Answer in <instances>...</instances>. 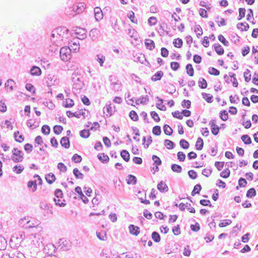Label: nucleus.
<instances>
[{
    "label": "nucleus",
    "instance_id": "1",
    "mask_svg": "<svg viewBox=\"0 0 258 258\" xmlns=\"http://www.w3.org/2000/svg\"><path fill=\"white\" fill-rule=\"evenodd\" d=\"M11 159L15 163L21 162L24 158V153L22 151L19 150L17 148H14L12 151Z\"/></svg>",
    "mask_w": 258,
    "mask_h": 258
},
{
    "label": "nucleus",
    "instance_id": "2",
    "mask_svg": "<svg viewBox=\"0 0 258 258\" xmlns=\"http://www.w3.org/2000/svg\"><path fill=\"white\" fill-rule=\"evenodd\" d=\"M72 48L70 46H64L60 49V56L63 61H68L71 58Z\"/></svg>",
    "mask_w": 258,
    "mask_h": 258
},
{
    "label": "nucleus",
    "instance_id": "3",
    "mask_svg": "<svg viewBox=\"0 0 258 258\" xmlns=\"http://www.w3.org/2000/svg\"><path fill=\"white\" fill-rule=\"evenodd\" d=\"M58 244L59 246H61L60 249L63 251H67L72 247V243L70 241L64 238L59 239Z\"/></svg>",
    "mask_w": 258,
    "mask_h": 258
},
{
    "label": "nucleus",
    "instance_id": "4",
    "mask_svg": "<svg viewBox=\"0 0 258 258\" xmlns=\"http://www.w3.org/2000/svg\"><path fill=\"white\" fill-rule=\"evenodd\" d=\"M74 31L75 33L77 35V38L80 40H83L87 37V31L85 29L82 28L80 27H76Z\"/></svg>",
    "mask_w": 258,
    "mask_h": 258
},
{
    "label": "nucleus",
    "instance_id": "5",
    "mask_svg": "<svg viewBox=\"0 0 258 258\" xmlns=\"http://www.w3.org/2000/svg\"><path fill=\"white\" fill-rule=\"evenodd\" d=\"M56 249V248L54 244L48 243L44 246L43 251L46 253V255H51L55 253Z\"/></svg>",
    "mask_w": 258,
    "mask_h": 258
},
{
    "label": "nucleus",
    "instance_id": "6",
    "mask_svg": "<svg viewBox=\"0 0 258 258\" xmlns=\"http://www.w3.org/2000/svg\"><path fill=\"white\" fill-rule=\"evenodd\" d=\"M85 4L82 3H79L76 6H74L73 10L75 13V15L83 12L85 9ZM75 14L73 15V16Z\"/></svg>",
    "mask_w": 258,
    "mask_h": 258
},
{
    "label": "nucleus",
    "instance_id": "7",
    "mask_svg": "<svg viewBox=\"0 0 258 258\" xmlns=\"http://www.w3.org/2000/svg\"><path fill=\"white\" fill-rule=\"evenodd\" d=\"M69 45L70 48H72V50L76 51L79 50L80 44L78 39H74L69 42Z\"/></svg>",
    "mask_w": 258,
    "mask_h": 258
},
{
    "label": "nucleus",
    "instance_id": "8",
    "mask_svg": "<svg viewBox=\"0 0 258 258\" xmlns=\"http://www.w3.org/2000/svg\"><path fill=\"white\" fill-rule=\"evenodd\" d=\"M10 243L12 246L14 244L13 246L17 247L21 245L22 242L19 240V238H18V236L14 234L11 237Z\"/></svg>",
    "mask_w": 258,
    "mask_h": 258
},
{
    "label": "nucleus",
    "instance_id": "9",
    "mask_svg": "<svg viewBox=\"0 0 258 258\" xmlns=\"http://www.w3.org/2000/svg\"><path fill=\"white\" fill-rule=\"evenodd\" d=\"M100 34V31L97 28H93L89 32V36L93 41H96Z\"/></svg>",
    "mask_w": 258,
    "mask_h": 258
},
{
    "label": "nucleus",
    "instance_id": "10",
    "mask_svg": "<svg viewBox=\"0 0 258 258\" xmlns=\"http://www.w3.org/2000/svg\"><path fill=\"white\" fill-rule=\"evenodd\" d=\"M30 74L32 76H39L42 74V71L39 67L36 66H33L30 70Z\"/></svg>",
    "mask_w": 258,
    "mask_h": 258
},
{
    "label": "nucleus",
    "instance_id": "11",
    "mask_svg": "<svg viewBox=\"0 0 258 258\" xmlns=\"http://www.w3.org/2000/svg\"><path fill=\"white\" fill-rule=\"evenodd\" d=\"M66 114L67 116L69 118L72 117H76L78 118H79L81 116H83L85 118L86 117L85 113L83 111H81L79 113H77L76 112H72L71 111L68 110L66 112Z\"/></svg>",
    "mask_w": 258,
    "mask_h": 258
},
{
    "label": "nucleus",
    "instance_id": "12",
    "mask_svg": "<svg viewBox=\"0 0 258 258\" xmlns=\"http://www.w3.org/2000/svg\"><path fill=\"white\" fill-rule=\"evenodd\" d=\"M157 187L161 192H167L169 189L168 185L163 181L159 182L157 184Z\"/></svg>",
    "mask_w": 258,
    "mask_h": 258
},
{
    "label": "nucleus",
    "instance_id": "13",
    "mask_svg": "<svg viewBox=\"0 0 258 258\" xmlns=\"http://www.w3.org/2000/svg\"><path fill=\"white\" fill-rule=\"evenodd\" d=\"M130 232L133 235L137 236L140 232V229L138 226L131 224L128 226Z\"/></svg>",
    "mask_w": 258,
    "mask_h": 258
},
{
    "label": "nucleus",
    "instance_id": "14",
    "mask_svg": "<svg viewBox=\"0 0 258 258\" xmlns=\"http://www.w3.org/2000/svg\"><path fill=\"white\" fill-rule=\"evenodd\" d=\"M60 145L65 149H69L70 147V141L68 137H62L60 141Z\"/></svg>",
    "mask_w": 258,
    "mask_h": 258
},
{
    "label": "nucleus",
    "instance_id": "15",
    "mask_svg": "<svg viewBox=\"0 0 258 258\" xmlns=\"http://www.w3.org/2000/svg\"><path fill=\"white\" fill-rule=\"evenodd\" d=\"M213 48L219 55H223L224 53V48L219 43H215L213 45Z\"/></svg>",
    "mask_w": 258,
    "mask_h": 258
},
{
    "label": "nucleus",
    "instance_id": "16",
    "mask_svg": "<svg viewBox=\"0 0 258 258\" xmlns=\"http://www.w3.org/2000/svg\"><path fill=\"white\" fill-rule=\"evenodd\" d=\"M54 31L59 36H60L61 35L63 36L65 34H68L69 30L65 27H58L54 30Z\"/></svg>",
    "mask_w": 258,
    "mask_h": 258
},
{
    "label": "nucleus",
    "instance_id": "17",
    "mask_svg": "<svg viewBox=\"0 0 258 258\" xmlns=\"http://www.w3.org/2000/svg\"><path fill=\"white\" fill-rule=\"evenodd\" d=\"M45 179L48 184H51L55 180L56 177L53 173H49L45 175Z\"/></svg>",
    "mask_w": 258,
    "mask_h": 258
},
{
    "label": "nucleus",
    "instance_id": "18",
    "mask_svg": "<svg viewBox=\"0 0 258 258\" xmlns=\"http://www.w3.org/2000/svg\"><path fill=\"white\" fill-rule=\"evenodd\" d=\"M145 45L146 48L150 50H152L155 47L154 41L150 39H145Z\"/></svg>",
    "mask_w": 258,
    "mask_h": 258
},
{
    "label": "nucleus",
    "instance_id": "19",
    "mask_svg": "<svg viewBox=\"0 0 258 258\" xmlns=\"http://www.w3.org/2000/svg\"><path fill=\"white\" fill-rule=\"evenodd\" d=\"M126 181L127 184H128L135 185L137 182V178L135 175H132V174H129L127 176Z\"/></svg>",
    "mask_w": 258,
    "mask_h": 258
},
{
    "label": "nucleus",
    "instance_id": "20",
    "mask_svg": "<svg viewBox=\"0 0 258 258\" xmlns=\"http://www.w3.org/2000/svg\"><path fill=\"white\" fill-rule=\"evenodd\" d=\"M164 75V73L161 71H157L154 75L151 77V80L153 81H157L161 79Z\"/></svg>",
    "mask_w": 258,
    "mask_h": 258
},
{
    "label": "nucleus",
    "instance_id": "21",
    "mask_svg": "<svg viewBox=\"0 0 258 258\" xmlns=\"http://www.w3.org/2000/svg\"><path fill=\"white\" fill-rule=\"evenodd\" d=\"M98 159L103 163H107L109 161V157L104 153H99L97 155Z\"/></svg>",
    "mask_w": 258,
    "mask_h": 258
},
{
    "label": "nucleus",
    "instance_id": "22",
    "mask_svg": "<svg viewBox=\"0 0 258 258\" xmlns=\"http://www.w3.org/2000/svg\"><path fill=\"white\" fill-rule=\"evenodd\" d=\"M156 99L159 101L160 103H156V107L158 109H160L162 111H165L166 110V107L165 105L162 104L163 103V99L159 98L158 96L156 97Z\"/></svg>",
    "mask_w": 258,
    "mask_h": 258
},
{
    "label": "nucleus",
    "instance_id": "23",
    "mask_svg": "<svg viewBox=\"0 0 258 258\" xmlns=\"http://www.w3.org/2000/svg\"><path fill=\"white\" fill-rule=\"evenodd\" d=\"M148 101L149 97L147 95L145 96H142L140 98H138L136 100V104L137 105H139L140 104H146Z\"/></svg>",
    "mask_w": 258,
    "mask_h": 258
},
{
    "label": "nucleus",
    "instance_id": "24",
    "mask_svg": "<svg viewBox=\"0 0 258 258\" xmlns=\"http://www.w3.org/2000/svg\"><path fill=\"white\" fill-rule=\"evenodd\" d=\"M19 131H17L14 133V138L15 140L18 143H22L24 140V136L23 135H20Z\"/></svg>",
    "mask_w": 258,
    "mask_h": 258
},
{
    "label": "nucleus",
    "instance_id": "25",
    "mask_svg": "<svg viewBox=\"0 0 258 258\" xmlns=\"http://www.w3.org/2000/svg\"><path fill=\"white\" fill-rule=\"evenodd\" d=\"M120 156L121 158L125 161L128 162L130 160V155L129 152L126 150H122L120 151Z\"/></svg>",
    "mask_w": 258,
    "mask_h": 258
},
{
    "label": "nucleus",
    "instance_id": "26",
    "mask_svg": "<svg viewBox=\"0 0 258 258\" xmlns=\"http://www.w3.org/2000/svg\"><path fill=\"white\" fill-rule=\"evenodd\" d=\"M204 147V141L201 138L199 137L197 139L195 147L197 150L201 151L203 149Z\"/></svg>",
    "mask_w": 258,
    "mask_h": 258
},
{
    "label": "nucleus",
    "instance_id": "27",
    "mask_svg": "<svg viewBox=\"0 0 258 258\" xmlns=\"http://www.w3.org/2000/svg\"><path fill=\"white\" fill-rule=\"evenodd\" d=\"M74 102L73 99L68 98L63 102L62 105L65 108H71L74 105Z\"/></svg>",
    "mask_w": 258,
    "mask_h": 258
},
{
    "label": "nucleus",
    "instance_id": "28",
    "mask_svg": "<svg viewBox=\"0 0 258 258\" xmlns=\"http://www.w3.org/2000/svg\"><path fill=\"white\" fill-rule=\"evenodd\" d=\"M73 173L76 179H83L84 177V174L77 168L73 169Z\"/></svg>",
    "mask_w": 258,
    "mask_h": 258
},
{
    "label": "nucleus",
    "instance_id": "29",
    "mask_svg": "<svg viewBox=\"0 0 258 258\" xmlns=\"http://www.w3.org/2000/svg\"><path fill=\"white\" fill-rule=\"evenodd\" d=\"M90 130H87V129H84L80 131L79 134L80 136L84 139H87L88 138L90 135Z\"/></svg>",
    "mask_w": 258,
    "mask_h": 258
},
{
    "label": "nucleus",
    "instance_id": "30",
    "mask_svg": "<svg viewBox=\"0 0 258 258\" xmlns=\"http://www.w3.org/2000/svg\"><path fill=\"white\" fill-rule=\"evenodd\" d=\"M202 96L208 103H212L213 101V96L210 94L203 92Z\"/></svg>",
    "mask_w": 258,
    "mask_h": 258
},
{
    "label": "nucleus",
    "instance_id": "31",
    "mask_svg": "<svg viewBox=\"0 0 258 258\" xmlns=\"http://www.w3.org/2000/svg\"><path fill=\"white\" fill-rule=\"evenodd\" d=\"M7 246V241L5 238L0 235V250H4Z\"/></svg>",
    "mask_w": 258,
    "mask_h": 258
},
{
    "label": "nucleus",
    "instance_id": "32",
    "mask_svg": "<svg viewBox=\"0 0 258 258\" xmlns=\"http://www.w3.org/2000/svg\"><path fill=\"white\" fill-rule=\"evenodd\" d=\"M186 73L190 77H192L194 75V70L191 63H188L185 66Z\"/></svg>",
    "mask_w": 258,
    "mask_h": 258
},
{
    "label": "nucleus",
    "instance_id": "33",
    "mask_svg": "<svg viewBox=\"0 0 258 258\" xmlns=\"http://www.w3.org/2000/svg\"><path fill=\"white\" fill-rule=\"evenodd\" d=\"M164 145L169 150L173 149L175 147V144L172 141L168 139H165L164 140Z\"/></svg>",
    "mask_w": 258,
    "mask_h": 258
},
{
    "label": "nucleus",
    "instance_id": "34",
    "mask_svg": "<svg viewBox=\"0 0 258 258\" xmlns=\"http://www.w3.org/2000/svg\"><path fill=\"white\" fill-rule=\"evenodd\" d=\"M27 125L30 128L34 129L39 126V123L38 121H35L34 122H32V120L31 119H29L27 121Z\"/></svg>",
    "mask_w": 258,
    "mask_h": 258
},
{
    "label": "nucleus",
    "instance_id": "35",
    "mask_svg": "<svg viewBox=\"0 0 258 258\" xmlns=\"http://www.w3.org/2000/svg\"><path fill=\"white\" fill-rule=\"evenodd\" d=\"M28 188H31L33 192L37 190V185L36 183V180H30L28 182L27 184Z\"/></svg>",
    "mask_w": 258,
    "mask_h": 258
},
{
    "label": "nucleus",
    "instance_id": "36",
    "mask_svg": "<svg viewBox=\"0 0 258 258\" xmlns=\"http://www.w3.org/2000/svg\"><path fill=\"white\" fill-rule=\"evenodd\" d=\"M256 192L254 188L252 187L249 189L246 194V197L247 198H252L256 196Z\"/></svg>",
    "mask_w": 258,
    "mask_h": 258
},
{
    "label": "nucleus",
    "instance_id": "37",
    "mask_svg": "<svg viewBox=\"0 0 258 258\" xmlns=\"http://www.w3.org/2000/svg\"><path fill=\"white\" fill-rule=\"evenodd\" d=\"M199 87L201 89H206L208 84L206 80L204 78H200L198 81Z\"/></svg>",
    "mask_w": 258,
    "mask_h": 258
},
{
    "label": "nucleus",
    "instance_id": "38",
    "mask_svg": "<svg viewBox=\"0 0 258 258\" xmlns=\"http://www.w3.org/2000/svg\"><path fill=\"white\" fill-rule=\"evenodd\" d=\"M164 133L165 135L170 136L173 133V130L168 124H164L163 127Z\"/></svg>",
    "mask_w": 258,
    "mask_h": 258
},
{
    "label": "nucleus",
    "instance_id": "39",
    "mask_svg": "<svg viewBox=\"0 0 258 258\" xmlns=\"http://www.w3.org/2000/svg\"><path fill=\"white\" fill-rule=\"evenodd\" d=\"M241 139L245 145H249L252 142L250 137L248 135H242Z\"/></svg>",
    "mask_w": 258,
    "mask_h": 258
},
{
    "label": "nucleus",
    "instance_id": "40",
    "mask_svg": "<svg viewBox=\"0 0 258 258\" xmlns=\"http://www.w3.org/2000/svg\"><path fill=\"white\" fill-rule=\"evenodd\" d=\"M24 167L22 165H16L13 168V171L17 174H20L24 170Z\"/></svg>",
    "mask_w": 258,
    "mask_h": 258
},
{
    "label": "nucleus",
    "instance_id": "41",
    "mask_svg": "<svg viewBox=\"0 0 258 258\" xmlns=\"http://www.w3.org/2000/svg\"><path fill=\"white\" fill-rule=\"evenodd\" d=\"M171 170L176 173H181L182 172V167L176 164H172L171 165Z\"/></svg>",
    "mask_w": 258,
    "mask_h": 258
},
{
    "label": "nucleus",
    "instance_id": "42",
    "mask_svg": "<svg viewBox=\"0 0 258 258\" xmlns=\"http://www.w3.org/2000/svg\"><path fill=\"white\" fill-rule=\"evenodd\" d=\"M219 117L223 121H226L228 118V113L226 110H222L219 113Z\"/></svg>",
    "mask_w": 258,
    "mask_h": 258
},
{
    "label": "nucleus",
    "instance_id": "43",
    "mask_svg": "<svg viewBox=\"0 0 258 258\" xmlns=\"http://www.w3.org/2000/svg\"><path fill=\"white\" fill-rule=\"evenodd\" d=\"M152 238L155 242H159L161 240V237L160 234L158 232L156 231H154L152 232Z\"/></svg>",
    "mask_w": 258,
    "mask_h": 258
},
{
    "label": "nucleus",
    "instance_id": "44",
    "mask_svg": "<svg viewBox=\"0 0 258 258\" xmlns=\"http://www.w3.org/2000/svg\"><path fill=\"white\" fill-rule=\"evenodd\" d=\"M173 44L175 47L180 48L183 44L182 40L180 38L175 39L173 41Z\"/></svg>",
    "mask_w": 258,
    "mask_h": 258
},
{
    "label": "nucleus",
    "instance_id": "45",
    "mask_svg": "<svg viewBox=\"0 0 258 258\" xmlns=\"http://www.w3.org/2000/svg\"><path fill=\"white\" fill-rule=\"evenodd\" d=\"M15 84V82L11 79H8L5 83V88L9 87L10 91H13L14 90L13 85Z\"/></svg>",
    "mask_w": 258,
    "mask_h": 258
},
{
    "label": "nucleus",
    "instance_id": "46",
    "mask_svg": "<svg viewBox=\"0 0 258 258\" xmlns=\"http://www.w3.org/2000/svg\"><path fill=\"white\" fill-rule=\"evenodd\" d=\"M179 145L181 148L183 149H187L189 147V143L184 139H181L179 141Z\"/></svg>",
    "mask_w": 258,
    "mask_h": 258
},
{
    "label": "nucleus",
    "instance_id": "47",
    "mask_svg": "<svg viewBox=\"0 0 258 258\" xmlns=\"http://www.w3.org/2000/svg\"><path fill=\"white\" fill-rule=\"evenodd\" d=\"M127 17L130 19L131 21L134 23L137 24L138 20L135 17V13L133 11H130L127 14Z\"/></svg>",
    "mask_w": 258,
    "mask_h": 258
},
{
    "label": "nucleus",
    "instance_id": "48",
    "mask_svg": "<svg viewBox=\"0 0 258 258\" xmlns=\"http://www.w3.org/2000/svg\"><path fill=\"white\" fill-rule=\"evenodd\" d=\"M129 116L133 121H136L139 120L138 115L137 113L134 110H132L130 112Z\"/></svg>",
    "mask_w": 258,
    "mask_h": 258
},
{
    "label": "nucleus",
    "instance_id": "49",
    "mask_svg": "<svg viewBox=\"0 0 258 258\" xmlns=\"http://www.w3.org/2000/svg\"><path fill=\"white\" fill-rule=\"evenodd\" d=\"M230 175V171L228 168L223 170L220 173V176L224 178H227L229 177Z\"/></svg>",
    "mask_w": 258,
    "mask_h": 258
},
{
    "label": "nucleus",
    "instance_id": "50",
    "mask_svg": "<svg viewBox=\"0 0 258 258\" xmlns=\"http://www.w3.org/2000/svg\"><path fill=\"white\" fill-rule=\"evenodd\" d=\"M152 159L154 162L153 165H160L162 164V161L160 158L157 155H153L152 157Z\"/></svg>",
    "mask_w": 258,
    "mask_h": 258
},
{
    "label": "nucleus",
    "instance_id": "51",
    "mask_svg": "<svg viewBox=\"0 0 258 258\" xmlns=\"http://www.w3.org/2000/svg\"><path fill=\"white\" fill-rule=\"evenodd\" d=\"M195 32L196 33L197 36L199 38L203 33V29L199 24L196 25Z\"/></svg>",
    "mask_w": 258,
    "mask_h": 258
},
{
    "label": "nucleus",
    "instance_id": "52",
    "mask_svg": "<svg viewBox=\"0 0 258 258\" xmlns=\"http://www.w3.org/2000/svg\"><path fill=\"white\" fill-rule=\"evenodd\" d=\"M41 132L45 135H48L50 132V127L49 125L44 124L41 127Z\"/></svg>",
    "mask_w": 258,
    "mask_h": 258
},
{
    "label": "nucleus",
    "instance_id": "53",
    "mask_svg": "<svg viewBox=\"0 0 258 258\" xmlns=\"http://www.w3.org/2000/svg\"><path fill=\"white\" fill-rule=\"evenodd\" d=\"M63 128L59 125H55L53 126V130L56 135H59L63 131Z\"/></svg>",
    "mask_w": 258,
    "mask_h": 258
},
{
    "label": "nucleus",
    "instance_id": "54",
    "mask_svg": "<svg viewBox=\"0 0 258 258\" xmlns=\"http://www.w3.org/2000/svg\"><path fill=\"white\" fill-rule=\"evenodd\" d=\"M208 73L212 75L218 76L220 74V71L214 67H210L209 68Z\"/></svg>",
    "mask_w": 258,
    "mask_h": 258
},
{
    "label": "nucleus",
    "instance_id": "55",
    "mask_svg": "<svg viewBox=\"0 0 258 258\" xmlns=\"http://www.w3.org/2000/svg\"><path fill=\"white\" fill-rule=\"evenodd\" d=\"M25 88L28 91L32 92L33 94H34L35 93L36 89L34 87V86L31 84H26L25 86Z\"/></svg>",
    "mask_w": 258,
    "mask_h": 258
},
{
    "label": "nucleus",
    "instance_id": "56",
    "mask_svg": "<svg viewBox=\"0 0 258 258\" xmlns=\"http://www.w3.org/2000/svg\"><path fill=\"white\" fill-rule=\"evenodd\" d=\"M218 143L216 142L214 147L211 146V151L209 152L210 155L212 156H216L218 152Z\"/></svg>",
    "mask_w": 258,
    "mask_h": 258
},
{
    "label": "nucleus",
    "instance_id": "57",
    "mask_svg": "<svg viewBox=\"0 0 258 258\" xmlns=\"http://www.w3.org/2000/svg\"><path fill=\"white\" fill-rule=\"evenodd\" d=\"M153 134L155 136H159L161 133V128L159 125H155L153 127Z\"/></svg>",
    "mask_w": 258,
    "mask_h": 258
},
{
    "label": "nucleus",
    "instance_id": "58",
    "mask_svg": "<svg viewBox=\"0 0 258 258\" xmlns=\"http://www.w3.org/2000/svg\"><path fill=\"white\" fill-rule=\"evenodd\" d=\"M244 80L246 82H249L251 79L250 71L248 69H246L243 73Z\"/></svg>",
    "mask_w": 258,
    "mask_h": 258
},
{
    "label": "nucleus",
    "instance_id": "59",
    "mask_svg": "<svg viewBox=\"0 0 258 258\" xmlns=\"http://www.w3.org/2000/svg\"><path fill=\"white\" fill-rule=\"evenodd\" d=\"M72 160L76 163H79L82 161V158L79 154H75L72 158Z\"/></svg>",
    "mask_w": 258,
    "mask_h": 258
},
{
    "label": "nucleus",
    "instance_id": "60",
    "mask_svg": "<svg viewBox=\"0 0 258 258\" xmlns=\"http://www.w3.org/2000/svg\"><path fill=\"white\" fill-rule=\"evenodd\" d=\"M218 40L225 46H228L229 45V42L225 39V38L222 34L218 36Z\"/></svg>",
    "mask_w": 258,
    "mask_h": 258
},
{
    "label": "nucleus",
    "instance_id": "61",
    "mask_svg": "<svg viewBox=\"0 0 258 258\" xmlns=\"http://www.w3.org/2000/svg\"><path fill=\"white\" fill-rule=\"evenodd\" d=\"M181 105L183 108L189 109L191 107V102L189 100L184 99L182 101Z\"/></svg>",
    "mask_w": 258,
    "mask_h": 258
},
{
    "label": "nucleus",
    "instance_id": "62",
    "mask_svg": "<svg viewBox=\"0 0 258 258\" xmlns=\"http://www.w3.org/2000/svg\"><path fill=\"white\" fill-rule=\"evenodd\" d=\"M150 115L151 117L156 121V122H159L160 120V118L159 116V115L158 113L155 111H152L150 112Z\"/></svg>",
    "mask_w": 258,
    "mask_h": 258
},
{
    "label": "nucleus",
    "instance_id": "63",
    "mask_svg": "<svg viewBox=\"0 0 258 258\" xmlns=\"http://www.w3.org/2000/svg\"><path fill=\"white\" fill-rule=\"evenodd\" d=\"M177 159L180 162H183L186 158L185 154L182 151H179L177 154Z\"/></svg>",
    "mask_w": 258,
    "mask_h": 258
},
{
    "label": "nucleus",
    "instance_id": "64",
    "mask_svg": "<svg viewBox=\"0 0 258 258\" xmlns=\"http://www.w3.org/2000/svg\"><path fill=\"white\" fill-rule=\"evenodd\" d=\"M12 258H26L25 255L20 251H16L12 254Z\"/></svg>",
    "mask_w": 258,
    "mask_h": 258
}]
</instances>
